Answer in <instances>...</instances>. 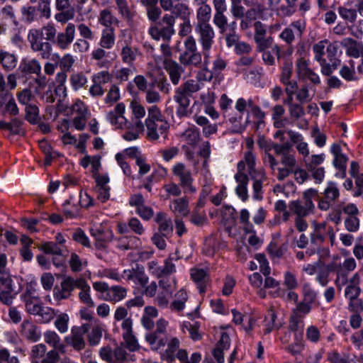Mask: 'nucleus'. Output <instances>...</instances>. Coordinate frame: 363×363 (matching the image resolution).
<instances>
[{
  "mask_svg": "<svg viewBox=\"0 0 363 363\" xmlns=\"http://www.w3.org/2000/svg\"><path fill=\"white\" fill-rule=\"evenodd\" d=\"M254 40L256 43L257 51H263L269 48L273 44V38L271 36L267 37L266 26L260 21L254 23Z\"/></svg>",
  "mask_w": 363,
  "mask_h": 363,
  "instance_id": "f8f14e48",
  "label": "nucleus"
},
{
  "mask_svg": "<svg viewBox=\"0 0 363 363\" xmlns=\"http://www.w3.org/2000/svg\"><path fill=\"white\" fill-rule=\"evenodd\" d=\"M147 127V137L150 140L156 141L160 136L166 138L169 125L166 121H149L145 123Z\"/></svg>",
  "mask_w": 363,
  "mask_h": 363,
  "instance_id": "4468645a",
  "label": "nucleus"
},
{
  "mask_svg": "<svg viewBox=\"0 0 363 363\" xmlns=\"http://www.w3.org/2000/svg\"><path fill=\"white\" fill-rule=\"evenodd\" d=\"M164 68L169 74L171 82L174 85H178L184 69L178 62L172 59L164 60Z\"/></svg>",
  "mask_w": 363,
  "mask_h": 363,
  "instance_id": "aec40b11",
  "label": "nucleus"
},
{
  "mask_svg": "<svg viewBox=\"0 0 363 363\" xmlns=\"http://www.w3.org/2000/svg\"><path fill=\"white\" fill-rule=\"evenodd\" d=\"M166 345L167 347L163 354L164 357L168 362H172L175 360V354L179 350L180 341L177 337H171L168 338Z\"/></svg>",
  "mask_w": 363,
  "mask_h": 363,
  "instance_id": "79ce46f5",
  "label": "nucleus"
},
{
  "mask_svg": "<svg viewBox=\"0 0 363 363\" xmlns=\"http://www.w3.org/2000/svg\"><path fill=\"white\" fill-rule=\"evenodd\" d=\"M189 199L183 196L171 200L169 206L176 218H178L179 216H186L189 214Z\"/></svg>",
  "mask_w": 363,
  "mask_h": 363,
  "instance_id": "bb28decb",
  "label": "nucleus"
},
{
  "mask_svg": "<svg viewBox=\"0 0 363 363\" xmlns=\"http://www.w3.org/2000/svg\"><path fill=\"white\" fill-rule=\"evenodd\" d=\"M106 48H97L91 52V60L97 61L96 65L99 67H106L111 64V61L108 60L110 52L105 50Z\"/></svg>",
  "mask_w": 363,
  "mask_h": 363,
  "instance_id": "a19ab883",
  "label": "nucleus"
},
{
  "mask_svg": "<svg viewBox=\"0 0 363 363\" xmlns=\"http://www.w3.org/2000/svg\"><path fill=\"white\" fill-rule=\"evenodd\" d=\"M70 345L76 350H81L85 347L86 342L83 333L80 330H72L71 334Z\"/></svg>",
  "mask_w": 363,
  "mask_h": 363,
  "instance_id": "5fc2aeb1",
  "label": "nucleus"
},
{
  "mask_svg": "<svg viewBox=\"0 0 363 363\" xmlns=\"http://www.w3.org/2000/svg\"><path fill=\"white\" fill-rule=\"evenodd\" d=\"M92 286L96 291L101 294V298L108 302L117 303L127 296V289L119 285L109 286L104 281H95Z\"/></svg>",
  "mask_w": 363,
  "mask_h": 363,
  "instance_id": "0eeeda50",
  "label": "nucleus"
},
{
  "mask_svg": "<svg viewBox=\"0 0 363 363\" xmlns=\"http://www.w3.org/2000/svg\"><path fill=\"white\" fill-rule=\"evenodd\" d=\"M195 123L201 126L203 135L206 138L210 137L218 131V125L216 123H210L208 119L203 116H194V117Z\"/></svg>",
  "mask_w": 363,
  "mask_h": 363,
  "instance_id": "f704fd0d",
  "label": "nucleus"
},
{
  "mask_svg": "<svg viewBox=\"0 0 363 363\" xmlns=\"http://www.w3.org/2000/svg\"><path fill=\"white\" fill-rule=\"evenodd\" d=\"M69 265L72 272H79L86 266V261L82 259L76 252H72L69 259Z\"/></svg>",
  "mask_w": 363,
  "mask_h": 363,
  "instance_id": "864d4df0",
  "label": "nucleus"
},
{
  "mask_svg": "<svg viewBox=\"0 0 363 363\" xmlns=\"http://www.w3.org/2000/svg\"><path fill=\"white\" fill-rule=\"evenodd\" d=\"M145 340L150 345L152 350L157 351L164 348L168 341L167 335H160L157 333H147Z\"/></svg>",
  "mask_w": 363,
  "mask_h": 363,
  "instance_id": "4c0bfd02",
  "label": "nucleus"
},
{
  "mask_svg": "<svg viewBox=\"0 0 363 363\" xmlns=\"http://www.w3.org/2000/svg\"><path fill=\"white\" fill-rule=\"evenodd\" d=\"M174 300L170 304V309L173 311L180 312L185 308V303L188 300V294L186 291L182 289L178 291L175 296Z\"/></svg>",
  "mask_w": 363,
  "mask_h": 363,
  "instance_id": "37998d69",
  "label": "nucleus"
},
{
  "mask_svg": "<svg viewBox=\"0 0 363 363\" xmlns=\"http://www.w3.org/2000/svg\"><path fill=\"white\" fill-rule=\"evenodd\" d=\"M32 4H37L40 17L49 19L51 16V0H29Z\"/></svg>",
  "mask_w": 363,
  "mask_h": 363,
  "instance_id": "603ef678",
  "label": "nucleus"
},
{
  "mask_svg": "<svg viewBox=\"0 0 363 363\" xmlns=\"http://www.w3.org/2000/svg\"><path fill=\"white\" fill-rule=\"evenodd\" d=\"M286 133L289 135L291 143L296 145L298 152L303 157V159L305 160L306 157H308L310 154L308 145L303 140V135L292 130H288Z\"/></svg>",
  "mask_w": 363,
  "mask_h": 363,
  "instance_id": "b1692460",
  "label": "nucleus"
},
{
  "mask_svg": "<svg viewBox=\"0 0 363 363\" xmlns=\"http://www.w3.org/2000/svg\"><path fill=\"white\" fill-rule=\"evenodd\" d=\"M117 9L121 16L127 20H132L134 13L128 6L126 0H115Z\"/></svg>",
  "mask_w": 363,
  "mask_h": 363,
  "instance_id": "052dcab7",
  "label": "nucleus"
},
{
  "mask_svg": "<svg viewBox=\"0 0 363 363\" xmlns=\"http://www.w3.org/2000/svg\"><path fill=\"white\" fill-rule=\"evenodd\" d=\"M337 12L343 20L349 23H354L357 17V10L352 8L349 3L339 6Z\"/></svg>",
  "mask_w": 363,
  "mask_h": 363,
  "instance_id": "49530a36",
  "label": "nucleus"
},
{
  "mask_svg": "<svg viewBox=\"0 0 363 363\" xmlns=\"http://www.w3.org/2000/svg\"><path fill=\"white\" fill-rule=\"evenodd\" d=\"M181 138L189 145L195 146L201 140L199 130L196 127L186 129Z\"/></svg>",
  "mask_w": 363,
  "mask_h": 363,
  "instance_id": "8fccbe9b",
  "label": "nucleus"
},
{
  "mask_svg": "<svg viewBox=\"0 0 363 363\" xmlns=\"http://www.w3.org/2000/svg\"><path fill=\"white\" fill-rule=\"evenodd\" d=\"M90 233L96 239L99 247H104V243L111 241L113 238V232L101 225H94L90 229Z\"/></svg>",
  "mask_w": 363,
  "mask_h": 363,
  "instance_id": "412c9836",
  "label": "nucleus"
},
{
  "mask_svg": "<svg viewBox=\"0 0 363 363\" xmlns=\"http://www.w3.org/2000/svg\"><path fill=\"white\" fill-rule=\"evenodd\" d=\"M341 45L345 48L346 52L354 58H358L363 54V44L362 42L357 41L351 38H345Z\"/></svg>",
  "mask_w": 363,
  "mask_h": 363,
  "instance_id": "c756f323",
  "label": "nucleus"
},
{
  "mask_svg": "<svg viewBox=\"0 0 363 363\" xmlns=\"http://www.w3.org/2000/svg\"><path fill=\"white\" fill-rule=\"evenodd\" d=\"M75 26L69 23L63 32L57 33L55 44L60 50H66L73 42L75 37Z\"/></svg>",
  "mask_w": 363,
  "mask_h": 363,
  "instance_id": "f3484780",
  "label": "nucleus"
},
{
  "mask_svg": "<svg viewBox=\"0 0 363 363\" xmlns=\"http://www.w3.org/2000/svg\"><path fill=\"white\" fill-rule=\"evenodd\" d=\"M244 171V162L240 161L238 164V172L235 174V179L238 183L235 188V193L241 199L242 201H246L248 199V177L243 172Z\"/></svg>",
  "mask_w": 363,
  "mask_h": 363,
  "instance_id": "ddd939ff",
  "label": "nucleus"
},
{
  "mask_svg": "<svg viewBox=\"0 0 363 363\" xmlns=\"http://www.w3.org/2000/svg\"><path fill=\"white\" fill-rule=\"evenodd\" d=\"M316 194L317 191L314 189L308 190L303 194L305 198L304 203H302L299 200L291 201L289 204V209L296 217H306L313 212L315 208L312 200L309 198V195L313 196L315 195Z\"/></svg>",
  "mask_w": 363,
  "mask_h": 363,
  "instance_id": "9d476101",
  "label": "nucleus"
},
{
  "mask_svg": "<svg viewBox=\"0 0 363 363\" xmlns=\"http://www.w3.org/2000/svg\"><path fill=\"white\" fill-rule=\"evenodd\" d=\"M78 277H65L60 282V289L54 291V298L57 301L69 298L74 291L77 288Z\"/></svg>",
  "mask_w": 363,
  "mask_h": 363,
  "instance_id": "2eb2a0df",
  "label": "nucleus"
},
{
  "mask_svg": "<svg viewBox=\"0 0 363 363\" xmlns=\"http://www.w3.org/2000/svg\"><path fill=\"white\" fill-rule=\"evenodd\" d=\"M357 267V262L353 257L343 260L338 256L333 257L326 269L335 277L334 284L338 290H341L349 281V274Z\"/></svg>",
  "mask_w": 363,
  "mask_h": 363,
  "instance_id": "39448f33",
  "label": "nucleus"
},
{
  "mask_svg": "<svg viewBox=\"0 0 363 363\" xmlns=\"http://www.w3.org/2000/svg\"><path fill=\"white\" fill-rule=\"evenodd\" d=\"M98 21L99 23L106 27V28H112L113 25H118L119 23L118 19L114 16L112 12L108 9H103L100 11Z\"/></svg>",
  "mask_w": 363,
  "mask_h": 363,
  "instance_id": "c03bdc74",
  "label": "nucleus"
},
{
  "mask_svg": "<svg viewBox=\"0 0 363 363\" xmlns=\"http://www.w3.org/2000/svg\"><path fill=\"white\" fill-rule=\"evenodd\" d=\"M39 146L45 154V165H50L53 159L60 156V154L57 152L52 150L51 146L46 141H41Z\"/></svg>",
  "mask_w": 363,
  "mask_h": 363,
  "instance_id": "6e6d98bb",
  "label": "nucleus"
},
{
  "mask_svg": "<svg viewBox=\"0 0 363 363\" xmlns=\"http://www.w3.org/2000/svg\"><path fill=\"white\" fill-rule=\"evenodd\" d=\"M125 112V105L123 103H118L113 111L107 114L108 121L118 128H122L127 122L123 114Z\"/></svg>",
  "mask_w": 363,
  "mask_h": 363,
  "instance_id": "393cba45",
  "label": "nucleus"
},
{
  "mask_svg": "<svg viewBox=\"0 0 363 363\" xmlns=\"http://www.w3.org/2000/svg\"><path fill=\"white\" fill-rule=\"evenodd\" d=\"M115 44V31L113 28H105L102 30L99 45L102 48L111 49Z\"/></svg>",
  "mask_w": 363,
  "mask_h": 363,
  "instance_id": "a18cd8bd",
  "label": "nucleus"
},
{
  "mask_svg": "<svg viewBox=\"0 0 363 363\" xmlns=\"http://www.w3.org/2000/svg\"><path fill=\"white\" fill-rule=\"evenodd\" d=\"M79 290L78 298L79 301L88 308H94L95 302L91 296V286L83 277H78L77 288Z\"/></svg>",
  "mask_w": 363,
  "mask_h": 363,
  "instance_id": "6ab92c4d",
  "label": "nucleus"
},
{
  "mask_svg": "<svg viewBox=\"0 0 363 363\" xmlns=\"http://www.w3.org/2000/svg\"><path fill=\"white\" fill-rule=\"evenodd\" d=\"M327 359L330 363H350L349 354H341L336 350H333L327 354Z\"/></svg>",
  "mask_w": 363,
  "mask_h": 363,
  "instance_id": "680f3d73",
  "label": "nucleus"
},
{
  "mask_svg": "<svg viewBox=\"0 0 363 363\" xmlns=\"http://www.w3.org/2000/svg\"><path fill=\"white\" fill-rule=\"evenodd\" d=\"M185 50L179 57L180 63L186 67L192 66L201 68L203 62V50L198 51L196 40L191 35L184 40Z\"/></svg>",
  "mask_w": 363,
  "mask_h": 363,
  "instance_id": "423d86ee",
  "label": "nucleus"
},
{
  "mask_svg": "<svg viewBox=\"0 0 363 363\" xmlns=\"http://www.w3.org/2000/svg\"><path fill=\"white\" fill-rule=\"evenodd\" d=\"M163 190L165 192V199L172 197H178L182 194V187L179 184L169 182L163 185Z\"/></svg>",
  "mask_w": 363,
  "mask_h": 363,
  "instance_id": "13d9d810",
  "label": "nucleus"
},
{
  "mask_svg": "<svg viewBox=\"0 0 363 363\" xmlns=\"http://www.w3.org/2000/svg\"><path fill=\"white\" fill-rule=\"evenodd\" d=\"M21 333L25 337L33 342L38 341L40 337L37 326L29 320H24L22 323Z\"/></svg>",
  "mask_w": 363,
  "mask_h": 363,
  "instance_id": "e433bc0d",
  "label": "nucleus"
},
{
  "mask_svg": "<svg viewBox=\"0 0 363 363\" xmlns=\"http://www.w3.org/2000/svg\"><path fill=\"white\" fill-rule=\"evenodd\" d=\"M337 48L328 40H321L313 46L315 60L319 62L321 73L330 76L340 65V61L335 58Z\"/></svg>",
  "mask_w": 363,
  "mask_h": 363,
  "instance_id": "7ed1b4c3",
  "label": "nucleus"
},
{
  "mask_svg": "<svg viewBox=\"0 0 363 363\" xmlns=\"http://www.w3.org/2000/svg\"><path fill=\"white\" fill-rule=\"evenodd\" d=\"M12 279L10 275L4 272L0 271V301L6 304L11 305L14 298Z\"/></svg>",
  "mask_w": 363,
  "mask_h": 363,
  "instance_id": "9b49d317",
  "label": "nucleus"
},
{
  "mask_svg": "<svg viewBox=\"0 0 363 363\" xmlns=\"http://www.w3.org/2000/svg\"><path fill=\"white\" fill-rule=\"evenodd\" d=\"M44 341L53 347L52 350L57 352L65 353V345L61 341L60 336L52 330H47L43 334Z\"/></svg>",
  "mask_w": 363,
  "mask_h": 363,
  "instance_id": "7c9ffc66",
  "label": "nucleus"
},
{
  "mask_svg": "<svg viewBox=\"0 0 363 363\" xmlns=\"http://www.w3.org/2000/svg\"><path fill=\"white\" fill-rule=\"evenodd\" d=\"M23 303H25V308L27 313L34 315L39 313L40 308L42 306L40 297L24 301Z\"/></svg>",
  "mask_w": 363,
  "mask_h": 363,
  "instance_id": "e2e57ef3",
  "label": "nucleus"
},
{
  "mask_svg": "<svg viewBox=\"0 0 363 363\" xmlns=\"http://www.w3.org/2000/svg\"><path fill=\"white\" fill-rule=\"evenodd\" d=\"M200 89L199 83L194 79H188L176 89L173 99L177 104L176 114L179 118L190 114L189 108L191 103L190 98Z\"/></svg>",
  "mask_w": 363,
  "mask_h": 363,
  "instance_id": "20e7f679",
  "label": "nucleus"
},
{
  "mask_svg": "<svg viewBox=\"0 0 363 363\" xmlns=\"http://www.w3.org/2000/svg\"><path fill=\"white\" fill-rule=\"evenodd\" d=\"M190 276L192 281L196 284L199 292L204 293L210 281V275L207 269L194 267L190 269Z\"/></svg>",
  "mask_w": 363,
  "mask_h": 363,
  "instance_id": "dca6fc26",
  "label": "nucleus"
},
{
  "mask_svg": "<svg viewBox=\"0 0 363 363\" xmlns=\"http://www.w3.org/2000/svg\"><path fill=\"white\" fill-rule=\"evenodd\" d=\"M133 283L140 287H145L149 282V277L146 274L143 265L135 264L134 267Z\"/></svg>",
  "mask_w": 363,
  "mask_h": 363,
  "instance_id": "de8ad7c7",
  "label": "nucleus"
},
{
  "mask_svg": "<svg viewBox=\"0 0 363 363\" xmlns=\"http://www.w3.org/2000/svg\"><path fill=\"white\" fill-rule=\"evenodd\" d=\"M172 291L170 285L164 279L159 281V289L155 298V303L160 308H167Z\"/></svg>",
  "mask_w": 363,
  "mask_h": 363,
  "instance_id": "a211bd4d",
  "label": "nucleus"
},
{
  "mask_svg": "<svg viewBox=\"0 0 363 363\" xmlns=\"http://www.w3.org/2000/svg\"><path fill=\"white\" fill-rule=\"evenodd\" d=\"M132 327V319L125 320L121 323V328L124 331L123 337L126 344V347L130 351H135L138 349V344L135 337L133 334Z\"/></svg>",
  "mask_w": 363,
  "mask_h": 363,
  "instance_id": "5701e85b",
  "label": "nucleus"
},
{
  "mask_svg": "<svg viewBox=\"0 0 363 363\" xmlns=\"http://www.w3.org/2000/svg\"><path fill=\"white\" fill-rule=\"evenodd\" d=\"M39 249L53 256L67 257L68 254L67 247H61L54 242H45L39 246Z\"/></svg>",
  "mask_w": 363,
  "mask_h": 363,
  "instance_id": "473e14b6",
  "label": "nucleus"
},
{
  "mask_svg": "<svg viewBox=\"0 0 363 363\" xmlns=\"http://www.w3.org/2000/svg\"><path fill=\"white\" fill-rule=\"evenodd\" d=\"M172 172L178 178L180 186L185 193L194 194L196 189L193 186L194 178L191 169H188L183 162H177L173 165Z\"/></svg>",
  "mask_w": 363,
  "mask_h": 363,
  "instance_id": "1a4fd4ad",
  "label": "nucleus"
},
{
  "mask_svg": "<svg viewBox=\"0 0 363 363\" xmlns=\"http://www.w3.org/2000/svg\"><path fill=\"white\" fill-rule=\"evenodd\" d=\"M289 329L293 332L302 333L304 328V322L303 317L296 313H291L289 321Z\"/></svg>",
  "mask_w": 363,
  "mask_h": 363,
  "instance_id": "69168bd1",
  "label": "nucleus"
},
{
  "mask_svg": "<svg viewBox=\"0 0 363 363\" xmlns=\"http://www.w3.org/2000/svg\"><path fill=\"white\" fill-rule=\"evenodd\" d=\"M330 152L334 156L333 164L335 168L340 170V177L345 178L346 177L347 162L348 158L342 152L341 147L337 144H333L330 147Z\"/></svg>",
  "mask_w": 363,
  "mask_h": 363,
  "instance_id": "4be33fe9",
  "label": "nucleus"
},
{
  "mask_svg": "<svg viewBox=\"0 0 363 363\" xmlns=\"http://www.w3.org/2000/svg\"><path fill=\"white\" fill-rule=\"evenodd\" d=\"M104 330V325L99 320H94V325L87 335V340L91 346H96L100 343Z\"/></svg>",
  "mask_w": 363,
  "mask_h": 363,
  "instance_id": "72a5a7b5",
  "label": "nucleus"
},
{
  "mask_svg": "<svg viewBox=\"0 0 363 363\" xmlns=\"http://www.w3.org/2000/svg\"><path fill=\"white\" fill-rule=\"evenodd\" d=\"M283 285L287 290H294L298 286V281L296 276L290 271L284 273Z\"/></svg>",
  "mask_w": 363,
  "mask_h": 363,
  "instance_id": "774afa93",
  "label": "nucleus"
},
{
  "mask_svg": "<svg viewBox=\"0 0 363 363\" xmlns=\"http://www.w3.org/2000/svg\"><path fill=\"white\" fill-rule=\"evenodd\" d=\"M69 80L74 90L82 88L87 83V77L82 72L72 74Z\"/></svg>",
  "mask_w": 363,
  "mask_h": 363,
  "instance_id": "bf43d9fd",
  "label": "nucleus"
},
{
  "mask_svg": "<svg viewBox=\"0 0 363 363\" xmlns=\"http://www.w3.org/2000/svg\"><path fill=\"white\" fill-rule=\"evenodd\" d=\"M38 6H23L21 9V21L30 24L38 20Z\"/></svg>",
  "mask_w": 363,
  "mask_h": 363,
  "instance_id": "ea45409f",
  "label": "nucleus"
},
{
  "mask_svg": "<svg viewBox=\"0 0 363 363\" xmlns=\"http://www.w3.org/2000/svg\"><path fill=\"white\" fill-rule=\"evenodd\" d=\"M230 347V337L225 333H223L220 338L212 350V354L218 363L224 362V352Z\"/></svg>",
  "mask_w": 363,
  "mask_h": 363,
  "instance_id": "a878e982",
  "label": "nucleus"
},
{
  "mask_svg": "<svg viewBox=\"0 0 363 363\" xmlns=\"http://www.w3.org/2000/svg\"><path fill=\"white\" fill-rule=\"evenodd\" d=\"M274 153L279 156L277 160L272 154L266 153L263 156L264 165L269 167L272 174L279 181H284L286 176L292 172L295 166L296 157L294 152L291 151V145L286 142L283 144L277 143L272 146Z\"/></svg>",
  "mask_w": 363,
  "mask_h": 363,
  "instance_id": "f257e3e1",
  "label": "nucleus"
},
{
  "mask_svg": "<svg viewBox=\"0 0 363 363\" xmlns=\"http://www.w3.org/2000/svg\"><path fill=\"white\" fill-rule=\"evenodd\" d=\"M323 196L325 199L335 203L340 196V190L335 182H330L323 191Z\"/></svg>",
  "mask_w": 363,
  "mask_h": 363,
  "instance_id": "4d7b16f0",
  "label": "nucleus"
},
{
  "mask_svg": "<svg viewBox=\"0 0 363 363\" xmlns=\"http://www.w3.org/2000/svg\"><path fill=\"white\" fill-rule=\"evenodd\" d=\"M360 284V275L358 272L352 274L350 278L348 283L345 285V296L347 299H354L359 297L361 294Z\"/></svg>",
  "mask_w": 363,
  "mask_h": 363,
  "instance_id": "cd10ccee",
  "label": "nucleus"
},
{
  "mask_svg": "<svg viewBox=\"0 0 363 363\" xmlns=\"http://www.w3.org/2000/svg\"><path fill=\"white\" fill-rule=\"evenodd\" d=\"M357 62L354 60H350L345 62L340 69V75L346 81H355L358 79L355 72V66Z\"/></svg>",
  "mask_w": 363,
  "mask_h": 363,
  "instance_id": "c9c22d12",
  "label": "nucleus"
},
{
  "mask_svg": "<svg viewBox=\"0 0 363 363\" xmlns=\"http://www.w3.org/2000/svg\"><path fill=\"white\" fill-rule=\"evenodd\" d=\"M211 18V8L207 4L201 5L197 10L196 23L195 26H211L209 21Z\"/></svg>",
  "mask_w": 363,
  "mask_h": 363,
  "instance_id": "58836bf2",
  "label": "nucleus"
},
{
  "mask_svg": "<svg viewBox=\"0 0 363 363\" xmlns=\"http://www.w3.org/2000/svg\"><path fill=\"white\" fill-rule=\"evenodd\" d=\"M57 34L53 23H48L40 28H33L28 30L27 40L30 49L38 52L43 59L48 60L52 52L50 42L55 43Z\"/></svg>",
  "mask_w": 363,
  "mask_h": 363,
  "instance_id": "f03ea898",
  "label": "nucleus"
},
{
  "mask_svg": "<svg viewBox=\"0 0 363 363\" xmlns=\"http://www.w3.org/2000/svg\"><path fill=\"white\" fill-rule=\"evenodd\" d=\"M270 48H272L271 50L266 49L261 51L262 52V60L267 65H274L275 64L274 55H276L279 58L281 48L278 45H272Z\"/></svg>",
  "mask_w": 363,
  "mask_h": 363,
  "instance_id": "3c124183",
  "label": "nucleus"
},
{
  "mask_svg": "<svg viewBox=\"0 0 363 363\" xmlns=\"http://www.w3.org/2000/svg\"><path fill=\"white\" fill-rule=\"evenodd\" d=\"M138 239L135 236H123L118 238L117 241V247L121 250H128L134 247V244Z\"/></svg>",
  "mask_w": 363,
  "mask_h": 363,
  "instance_id": "0e129e2a",
  "label": "nucleus"
},
{
  "mask_svg": "<svg viewBox=\"0 0 363 363\" xmlns=\"http://www.w3.org/2000/svg\"><path fill=\"white\" fill-rule=\"evenodd\" d=\"M250 176L254 180L252 186L253 198L256 200H260L262 199V183L266 179L265 173L264 171H261L258 173L257 177H254L252 174Z\"/></svg>",
  "mask_w": 363,
  "mask_h": 363,
  "instance_id": "09e8293b",
  "label": "nucleus"
},
{
  "mask_svg": "<svg viewBox=\"0 0 363 363\" xmlns=\"http://www.w3.org/2000/svg\"><path fill=\"white\" fill-rule=\"evenodd\" d=\"M19 69L24 74H36L41 73V65L37 59H23Z\"/></svg>",
  "mask_w": 363,
  "mask_h": 363,
  "instance_id": "2f4dec72",
  "label": "nucleus"
},
{
  "mask_svg": "<svg viewBox=\"0 0 363 363\" xmlns=\"http://www.w3.org/2000/svg\"><path fill=\"white\" fill-rule=\"evenodd\" d=\"M198 42L203 50L205 65L211 62V50L214 44L215 31L211 26H195Z\"/></svg>",
  "mask_w": 363,
  "mask_h": 363,
  "instance_id": "6e6552de",
  "label": "nucleus"
},
{
  "mask_svg": "<svg viewBox=\"0 0 363 363\" xmlns=\"http://www.w3.org/2000/svg\"><path fill=\"white\" fill-rule=\"evenodd\" d=\"M111 79V76L108 71L103 70L94 73L91 76V82L92 83L96 84L98 86H101L104 87V85L109 82Z\"/></svg>",
  "mask_w": 363,
  "mask_h": 363,
  "instance_id": "338daca9",
  "label": "nucleus"
},
{
  "mask_svg": "<svg viewBox=\"0 0 363 363\" xmlns=\"http://www.w3.org/2000/svg\"><path fill=\"white\" fill-rule=\"evenodd\" d=\"M161 23L154 24L149 28V34L155 40H159L162 38L169 40L171 36L174 33V29L172 27L163 26L160 27Z\"/></svg>",
  "mask_w": 363,
  "mask_h": 363,
  "instance_id": "c85d7f7f",
  "label": "nucleus"
}]
</instances>
